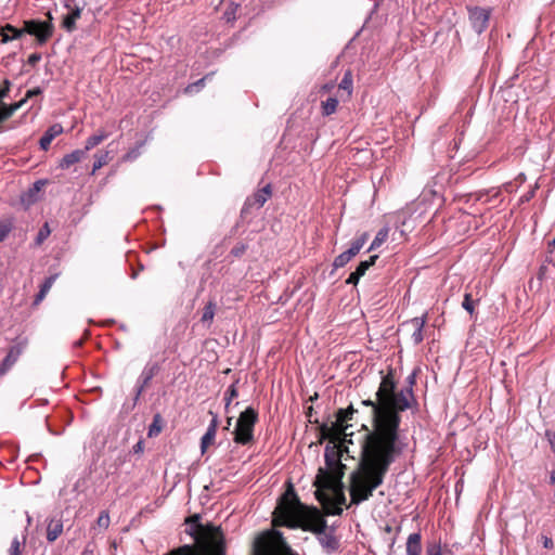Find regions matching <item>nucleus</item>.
<instances>
[{
    "label": "nucleus",
    "instance_id": "f257e3e1",
    "mask_svg": "<svg viewBox=\"0 0 555 555\" xmlns=\"http://www.w3.org/2000/svg\"><path fill=\"white\" fill-rule=\"evenodd\" d=\"M375 400H363L372 411V424L363 425L365 433L360 441V456L349 477V493L352 504L367 501L383 485L390 466L403 453L406 442L401 436L400 412L415 403L414 393L397 390L392 371L383 375Z\"/></svg>",
    "mask_w": 555,
    "mask_h": 555
},
{
    "label": "nucleus",
    "instance_id": "f03ea898",
    "mask_svg": "<svg viewBox=\"0 0 555 555\" xmlns=\"http://www.w3.org/2000/svg\"><path fill=\"white\" fill-rule=\"evenodd\" d=\"M273 516L275 526L300 528L315 533L319 543L328 554L339 548V541L333 531L326 530L327 524L321 512L317 507L302 504L292 487L283 494Z\"/></svg>",
    "mask_w": 555,
    "mask_h": 555
},
{
    "label": "nucleus",
    "instance_id": "7ed1b4c3",
    "mask_svg": "<svg viewBox=\"0 0 555 555\" xmlns=\"http://www.w3.org/2000/svg\"><path fill=\"white\" fill-rule=\"evenodd\" d=\"M325 467L319 468L314 480L315 487H333L344 477L345 465L340 462L337 451L326 448L324 452Z\"/></svg>",
    "mask_w": 555,
    "mask_h": 555
},
{
    "label": "nucleus",
    "instance_id": "20e7f679",
    "mask_svg": "<svg viewBox=\"0 0 555 555\" xmlns=\"http://www.w3.org/2000/svg\"><path fill=\"white\" fill-rule=\"evenodd\" d=\"M254 555H298L279 531L273 535L269 533L259 535L254 542Z\"/></svg>",
    "mask_w": 555,
    "mask_h": 555
},
{
    "label": "nucleus",
    "instance_id": "39448f33",
    "mask_svg": "<svg viewBox=\"0 0 555 555\" xmlns=\"http://www.w3.org/2000/svg\"><path fill=\"white\" fill-rule=\"evenodd\" d=\"M315 498L327 515H340L341 505L346 502L343 479L333 487H317Z\"/></svg>",
    "mask_w": 555,
    "mask_h": 555
},
{
    "label": "nucleus",
    "instance_id": "423d86ee",
    "mask_svg": "<svg viewBox=\"0 0 555 555\" xmlns=\"http://www.w3.org/2000/svg\"><path fill=\"white\" fill-rule=\"evenodd\" d=\"M257 418V412L250 406L240 414L233 433L236 443L247 444L253 440L254 426Z\"/></svg>",
    "mask_w": 555,
    "mask_h": 555
},
{
    "label": "nucleus",
    "instance_id": "0eeeda50",
    "mask_svg": "<svg viewBox=\"0 0 555 555\" xmlns=\"http://www.w3.org/2000/svg\"><path fill=\"white\" fill-rule=\"evenodd\" d=\"M357 410H354L352 405H349L347 409H339L336 413L335 421L331 423L330 427L323 429L326 431V436L332 441H347L348 421L352 420Z\"/></svg>",
    "mask_w": 555,
    "mask_h": 555
},
{
    "label": "nucleus",
    "instance_id": "6e6552de",
    "mask_svg": "<svg viewBox=\"0 0 555 555\" xmlns=\"http://www.w3.org/2000/svg\"><path fill=\"white\" fill-rule=\"evenodd\" d=\"M203 552L206 555H224L225 544L223 533L219 528L202 533L197 539Z\"/></svg>",
    "mask_w": 555,
    "mask_h": 555
},
{
    "label": "nucleus",
    "instance_id": "1a4fd4ad",
    "mask_svg": "<svg viewBox=\"0 0 555 555\" xmlns=\"http://www.w3.org/2000/svg\"><path fill=\"white\" fill-rule=\"evenodd\" d=\"M48 21L29 20L24 22L23 31L33 35L39 43H44L53 34L52 14L47 13Z\"/></svg>",
    "mask_w": 555,
    "mask_h": 555
},
{
    "label": "nucleus",
    "instance_id": "9d476101",
    "mask_svg": "<svg viewBox=\"0 0 555 555\" xmlns=\"http://www.w3.org/2000/svg\"><path fill=\"white\" fill-rule=\"evenodd\" d=\"M490 10L475 7L468 10L469 22L477 34L483 33L489 24Z\"/></svg>",
    "mask_w": 555,
    "mask_h": 555
},
{
    "label": "nucleus",
    "instance_id": "9b49d317",
    "mask_svg": "<svg viewBox=\"0 0 555 555\" xmlns=\"http://www.w3.org/2000/svg\"><path fill=\"white\" fill-rule=\"evenodd\" d=\"M159 366L157 363L146 364L142 370L135 387L134 404L139 401L140 396L144 391L145 387L150 384L153 377L158 373Z\"/></svg>",
    "mask_w": 555,
    "mask_h": 555
},
{
    "label": "nucleus",
    "instance_id": "f8f14e48",
    "mask_svg": "<svg viewBox=\"0 0 555 555\" xmlns=\"http://www.w3.org/2000/svg\"><path fill=\"white\" fill-rule=\"evenodd\" d=\"M209 414L212 416V418L208 425L206 433L201 439L202 453H205L207 448L214 442L219 423L217 414H215L212 411H209Z\"/></svg>",
    "mask_w": 555,
    "mask_h": 555
},
{
    "label": "nucleus",
    "instance_id": "ddd939ff",
    "mask_svg": "<svg viewBox=\"0 0 555 555\" xmlns=\"http://www.w3.org/2000/svg\"><path fill=\"white\" fill-rule=\"evenodd\" d=\"M65 8L69 10V12L64 15L62 21V27L68 31L73 33L76 29V22L81 17L82 8L75 5L72 8L68 3L65 4Z\"/></svg>",
    "mask_w": 555,
    "mask_h": 555
},
{
    "label": "nucleus",
    "instance_id": "4468645a",
    "mask_svg": "<svg viewBox=\"0 0 555 555\" xmlns=\"http://www.w3.org/2000/svg\"><path fill=\"white\" fill-rule=\"evenodd\" d=\"M22 352L23 347L21 345H14L9 349L8 354L0 364V377L16 363Z\"/></svg>",
    "mask_w": 555,
    "mask_h": 555
},
{
    "label": "nucleus",
    "instance_id": "2eb2a0df",
    "mask_svg": "<svg viewBox=\"0 0 555 555\" xmlns=\"http://www.w3.org/2000/svg\"><path fill=\"white\" fill-rule=\"evenodd\" d=\"M427 317L426 314L421 318H413L410 321H408L404 325L411 326L413 328V332L411 334V339L414 345H418L423 341V328L426 324Z\"/></svg>",
    "mask_w": 555,
    "mask_h": 555
},
{
    "label": "nucleus",
    "instance_id": "dca6fc26",
    "mask_svg": "<svg viewBox=\"0 0 555 555\" xmlns=\"http://www.w3.org/2000/svg\"><path fill=\"white\" fill-rule=\"evenodd\" d=\"M63 132V127L60 124L50 126L39 141V145L43 151L50 147L51 142Z\"/></svg>",
    "mask_w": 555,
    "mask_h": 555
},
{
    "label": "nucleus",
    "instance_id": "f3484780",
    "mask_svg": "<svg viewBox=\"0 0 555 555\" xmlns=\"http://www.w3.org/2000/svg\"><path fill=\"white\" fill-rule=\"evenodd\" d=\"M422 534L421 532H413L409 534L405 543L406 555H421L422 554Z\"/></svg>",
    "mask_w": 555,
    "mask_h": 555
},
{
    "label": "nucleus",
    "instance_id": "a211bd4d",
    "mask_svg": "<svg viewBox=\"0 0 555 555\" xmlns=\"http://www.w3.org/2000/svg\"><path fill=\"white\" fill-rule=\"evenodd\" d=\"M271 186L268 184L261 190H259L253 198H248L245 203L246 206H256L257 208H261L264 203L271 197Z\"/></svg>",
    "mask_w": 555,
    "mask_h": 555
},
{
    "label": "nucleus",
    "instance_id": "6ab92c4d",
    "mask_svg": "<svg viewBox=\"0 0 555 555\" xmlns=\"http://www.w3.org/2000/svg\"><path fill=\"white\" fill-rule=\"evenodd\" d=\"M86 156V151L82 150H75L66 155L61 159L60 167L62 169H68L70 166L75 165L76 163H79L82 158Z\"/></svg>",
    "mask_w": 555,
    "mask_h": 555
},
{
    "label": "nucleus",
    "instance_id": "aec40b11",
    "mask_svg": "<svg viewBox=\"0 0 555 555\" xmlns=\"http://www.w3.org/2000/svg\"><path fill=\"white\" fill-rule=\"evenodd\" d=\"M62 532H63V524H62V521L61 520L52 519L48 524L47 540L49 542H53V541H55L61 535Z\"/></svg>",
    "mask_w": 555,
    "mask_h": 555
},
{
    "label": "nucleus",
    "instance_id": "412c9836",
    "mask_svg": "<svg viewBox=\"0 0 555 555\" xmlns=\"http://www.w3.org/2000/svg\"><path fill=\"white\" fill-rule=\"evenodd\" d=\"M107 138V133L104 131H99L98 133L89 137L86 141L85 149L82 151H86V153L93 147L98 146L100 143H102Z\"/></svg>",
    "mask_w": 555,
    "mask_h": 555
},
{
    "label": "nucleus",
    "instance_id": "4be33fe9",
    "mask_svg": "<svg viewBox=\"0 0 555 555\" xmlns=\"http://www.w3.org/2000/svg\"><path fill=\"white\" fill-rule=\"evenodd\" d=\"M215 313H216V304L214 301L207 302L203 309V315H202L201 321L203 323H207L209 326L214 320Z\"/></svg>",
    "mask_w": 555,
    "mask_h": 555
},
{
    "label": "nucleus",
    "instance_id": "5701e85b",
    "mask_svg": "<svg viewBox=\"0 0 555 555\" xmlns=\"http://www.w3.org/2000/svg\"><path fill=\"white\" fill-rule=\"evenodd\" d=\"M352 86H353V79H352V73L351 70H347L339 82L338 87L341 90L347 91V98L351 96L352 93Z\"/></svg>",
    "mask_w": 555,
    "mask_h": 555
},
{
    "label": "nucleus",
    "instance_id": "b1692460",
    "mask_svg": "<svg viewBox=\"0 0 555 555\" xmlns=\"http://www.w3.org/2000/svg\"><path fill=\"white\" fill-rule=\"evenodd\" d=\"M388 237V229H380L374 240L372 241L367 251H373L377 249Z\"/></svg>",
    "mask_w": 555,
    "mask_h": 555
},
{
    "label": "nucleus",
    "instance_id": "393cba45",
    "mask_svg": "<svg viewBox=\"0 0 555 555\" xmlns=\"http://www.w3.org/2000/svg\"><path fill=\"white\" fill-rule=\"evenodd\" d=\"M162 423L163 418L160 414H155L152 424L149 426L147 436L151 438L158 436L163 429Z\"/></svg>",
    "mask_w": 555,
    "mask_h": 555
},
{
    "label": "nucleus",
    "instance_id": "a878e982",
    "mask_svg": "<svg viewBox=\"0 0 555 555\" xmlns=\"http://www.w3.org/2000/svg\"><path fill=\"white\" fill-rule=\"evenodd\" d=\"M338 106V100L336 98H328L326 101L322 102V113L324 116H330L334 114Z\"/></svg>",
    "mask_w": 555,
    "mask_h": 555
},
{
    "label": "nucleus",
    "instance_id": "bb28decb",
    "mask_svg": "<svg viewBox=\"0 0 555 555\" xmlns=\"http://www.w3.org/2000/svg\"><path fill=\"white\" fill-rule=\"evenodd\" d=\"M240 379H235L227 389L224 393V401H225V409L229 408L231 401L238 396L236 385L238 384Z\"/></svg>",
    "mask_w": 555,
    "mask_h": 555
},
{
    "label": "nucleus",
    "instance_id": "cd10ccee",
    "mask_svg": "<svg viewBox=\"0 0 555 555\" xmlns=\"http://www.w3.org/2000/svg\"><path fill=\"white\" fill-rule=\"evenodd\" d=\"M425 555H443L439 541H427L425 545Z\"/></svg>",
    "mask_w": 555,
    "mask_h": 555
},
{
    "label": "nucleus",
    "instance_id": "c85d7f7f",
    "mask_svg": "<svg viewBox=\"0 0 555 555\" xmlns=\"http://www.w3.org/2000/svg\"><path fill=\"white\" fill-rule=\"evenodd\" d=\"M94 163H93V168H92V171L95 172L96 170L101 169L103 166H105L111 157H109V153L108 152H104V153H101V154H95L94 155Z\"/></svg>",
    "mask_w": 555,
    "mask_h": 555
},
{
    "label": "nucleus",
    "instance_id": "c756f323",
    "mask_svg": "<svg viewBox=\"0 0 555 555\" xmlns=\"http://www.w3.org/2000/svg\"><path fill=\"white\" fill-rule=\"evenodd\" d=\"M378 256L377 255H373L371 256L367 260H364V261H361L358 267L356 268V271L358 272V274H360L361 276H363L365 274V272L372 267L375 264L376 260H377Z\"/></svg>",
    "mask_w": 555,
    "mask_h": 555
},
{
    "label": "nucleus",
    "instance_id": "7c9ffc66",
    "mask_svg": "<svg viewBox=\"0 0 555 555\" xmlns=\"http://www.w3.org/2000/svg\"><path fill=\"white\" fill-rule=\"evenodd\" d=\"M3 41L7 42L11 39H15V38H18L24 31L23 29L22 30H17L16 28H14L13 26L11 25H7L3 29Z\"/></svg>",
    "mask_w": 555,
    "mask_h": 555
},
{
    "label": "nucleus",
    "instance_id": "2f4dec72",
    "mask_svg": "<svg viewBox=\"0 0 555 555\" xmlns=\"http://www.w3.org/2000/svg\"><path fill=\"white\" fill-rule=\"evenodd\" d=\"M369 238V233L364 232L359 237H357L350 245V248H352L356 254L358 255L359 251L363 248L364 244L366 243Z\"/></svg>",
    "mask_w": 555,
    "mask_h": 555
},
{
    "label": "nucleus",
    "instance_id": "473e14b6",
    "mask_svg": "<svg viewBox=\"0 0 555 555\" xmlns=\"http://www.w3.org/2000/svg\"><path fill=\"white\" fill-rule=\"evenodd\" d=\"M51 233V230L49 228V224L46 222L41 228L40 230L38 231L37 233V236H36V245H41L47 238L48 236L50 235Z\"/></svg>",
    "mask_w": 555,
    "mask_h": 555
},
{
    "label": "nucleus",
    "instance_id": "72a5a7b5",
    "mask_svg": "<svg viewBox=\"0 0 555 555\" xmlns=\"http://www.w3.org/2000/svg\"><path fill=\"white\" fill-rule=\"evenodd\" d=\"M12 230V223L9 220L0 221V243L9 235Z\"/></svg>",
    "mask_w": 555,
    "mask_h": 555
},
{
    "label": "nucleus",
    "instance_id": "f704fd0d",
    "mask_svg": "<svg viewBox=\"0 0 555 555\" xmlns=\"http://www.w3.org/2000/svg\"><path fill=\"white\" fill-rule=\"evenodd\" d=\"M351 260L350 257L347 256V254L344 251L339 254L333 261V267L335 269L345 267L349 261Z\"/></svg>",
    "mask_w": 555,
    "mask_h": 555
},
{
    "label": "nucleus",
    "instance_id": "c9c22d12",
    "mask_svg": "<svg viewBox=\"0 0 555 555\" xmlns=\"http://www.w3.org/2000/svg\"><path fill=\"white\" fill-rule=\"evenodd\" d=\"M462 307L469 313L473 314L475 311V301L472 298V295L466 293L464 295V300L462 302Z\"/></svg>",
    "mask_w": 555,
    "mask_h": 555
},
{
    "label": "nucleus",
    "instance_id": "e433bc0d",
    "mask_svg": "<svg viewBox=\"0 0 555 555\" xmlns=\"http://www.w3.org/2000/svg\"><path fill=\"white\" fill-rule=\"evenodd\" d=\"M98 526L104 529H107L109 526V515L106 511L101 512V514L98 517Z\"/></svg>",
    "mask_w": 555,
    "mask_h": 555
},
{
    "label": "nucleus",
    "instance_id": "4c0bfd02",
    "mask_svg": "<svg viewBox=\"0 0 555 555\" xmlns=\"http://www.w3.org/2000/svg\"><path fill=\"white\" fill-rule=\"evenodd\" d=\"M10 555H21V542L18 538H14L10 546Z\"/></svg>",
    "mask_w": 555,
    "mask_h": 555
},
{
    "label": "nucleus",
    "instance_id": "58836bf2",
    "mask_svg": "<svg viewBox=\"0 0 555 555\" xmlns=\"http://www.w3.org/2000/svg\"><path fill=\"white\" fill-rule=\"evenodd\" d=\"M57 278V274H53V275H50L48 276L43 283L41 284V288H43L44 291L49 292L51 289V287L53 286L55 280Z\"/></svg>",
    "mask_w": 555,
    "mask_h": 555
},
{
    "label": "nucleus",
    "instance_id": "ea45409f",
    "mask_svg": "<svg viewBox=\"0 0 555 555\" xmlns=\"http://www.w3.org/2000/svg\"><path fill=\"white\" fill-rule=\"evenodd\" d=\"M361 278L362 276L360 274H358V272L354 270L353 272L350 273L346 283L357 285Z\"/></svg>",
    "mask_w": 555,
    "mask_h": 555
},
{
    "label": "nucleus",
    "instance_id": "a19ab883",
    "mask_svg": "<svg viewBox=\"0 0 555 555\" xmlns=\"http://www.w3.org/2000/svg\"><path fill=\"white\" fill-rule=\"evenodd\" d=\"M139 154H140L139 147L133 149V150L129 151L124 156V159L127 160V162H131V160L135 159L139 156Z\"/></svg>",
    "mask_w": 555,
    "mask_h": 555
},
{
    "label": "nucleus",
    "instance_id": "79ce46f5",
    "mask_svg": "<svg viewBox=\"0 0 555 555\" xmlns=\"http://www.w3.org/2000/svg\"><path fill=\"white\" fill-rule=\"evenodd\" d=\"M545 437L548 440L552 451L555 452V433L551 431V430H546Z\"/></svg>",
    "mask_w": 555,
    "mask_h": 555
},
{
    "label": "nucleus",
    "instance_id": "37998d69",
    "mask_svg": "<svg viewBox=\"0 0 555 555\" xmlns=\"http://www.w3.org/2000/svg\"><path fill=\"white\" fill-rule=\"evenodd\" d=\"M48 293L49 292L40 287L38 294L35 297L34 305H39L44 299Z\"/></svg>",
    "mask_w": 555,
    "mask_h": 555
},
{
    "label": "nucleus",
    "instance_id": "c03bdc74",
    "mask_svg": "<svg viewBox=\"0 0 555 555\" xmlns=\"http://www.w3.org/2000/svg\"><path fill=\"white\" fill-rule=\"evenodd\" d=\"M48 293L49 292L40 287L38 294L35 297L34 305H39L44 299Z\"/></svg>",
    "mask_w": 555,
    "mask_h": 555
},
{
    "label": "nucleus",
    "instance_id": "a18cd8bd",
    "mask_svg": "<svg viewBox=\"0 0 555 555\" xmlns=\"http://www.w3.org/2000/svg\"><path fill=\"white\" fill-rule=\"evenodd\" d=\"M206 78H207V77H204V78H202V79L197 80L195 83L188 86V87H186V89H185V91L191 93V92H193V91H194V89H196V90H197V89H198V87L203 86V83H204V81L206 80Z\"/></svg>",
    "mask_w": 555,
    "mask_h": 555
},
{
    "label": "nucleus",
    "instance_id": "49530a36",
    "mask_svg": "<svg viewBox=\"0 0 555 555\" xmlns=\"http://www.w3.org/2000/svg\"><path fill=\"white\" fill-rule=\"evenodd\" d=\"M169 555H192V552L189 546H183L171 552Z\"/></svg>",
    "mask_w": 555,
    "mask_h": 555
},
{
    "label": "nucleus",
    "instance_id": "de8ad7c7",
    "mask_svg": "<svg viewBox=\"0 0 555 555\" xmlns=\"http://www.w3.org/2000/svg\"><path fill=\"white\" fill-rule=\"evenodd\" d=\"M415 384V373H412L411 375L408 376V386L404 387V388H401L400 390H408L410 389L411 392L413 393V385Z\"/></svg>",
    "mask_w": 555,
    "mask_h": 555
},
{
    "label": "nucleus",
    "instance_id": "09e8293b",
    "mask_svg": "<svg viewBox=\"0 0 555 555\" xmlns=\"http://www.w3.org/2000/svg\"><path fill=\"white\" fill-rule=\"evenodd\" d=\"M41 60V54L39 53H33L28 56V64L29 65H36Z\"/></svg>",
    "mask_w": 555,
    "mask_h": 555
},
{
    "label": "nucleus",
    "instance_id": "8fccbe9b",
    "mask_svg": "<svg viewBox=\"0 0 555 555\" xmlns=\"http://www.w3.org/2000/svg\"><path fill=\"white\" fill-rule=\"evenodd\" d=\"M542 543L545 548H553L554 546L553 540L546 535L542 537Z\"/></svg>",
    "mask_w": 555,
    "mask_h": 555
},
{
    "label": "nucleus",
    "instance_id": "3c124183",
    "mask_svg": "<svg viewBox=\"0 0 555 555\" xmlns=\"http://www.w3.org/2000/svg\"><path fill=\"white\" fill-rule=\"evenodd\" d=\"M40 93H41V89L40 88H35V89L28 90L27 93H26L25 100H27L28 98H33L35 95H38Z\"/></svg>",
    "mask_w": 555,
    "mask_h": 555
},
{
    "label": "nucleus",
    "instance_id": "603ef678",
    "mask_svg": "<svg viewBox=\"0 0 555 555\" xmlns=\"http://www.w3.org/2000/svg\"><path fill=\"white\" fill-rule=\"evenodd\" d=\"M244 251H245V246H244V245H242V246H237V247H234V248L232 249V254H233L234 256H241L242 254H244Z\"/></svg>",
    "mask_w": 555,
    "mask_h": 555
},
{
    "label": "nucleus",
    "instance_id": "864d4df0",
    "mask_svg": "<svg viewBox=\"0 0 555 555\" xmlns=\"http://www.w3.org/2000/svg\"><path fill=\"white\" fill-rule=\"evenodd\" d=\"M345 253H346V254H347V256H348V257H350L351 259H352L353 257H356V256H357L356 251H354L352 248H350V247H349Z\"/></svg>",
    "mask_w": 555,
    "mask_h": 555
},
{
    "label": "nucleus",
    "instance_id": "5fc2aeb1",
    "mask_svg": "<svg viewBox=\"0 0 555 555\" xmlns=\"http://www.w3.org/2000/svg\"><path fill=\"white\" fill-rule=\"evenodd\" d=\"M550 482H551V485H555V470H553V472L551 473V476H550Z\"/></svg>",
    "mask_w": 555,
    "mask_h": 555
},
{
    "label": "nucleus",
    "instance_id": "6e6d98bb",
    "mask_svg": "<svg viewBox=\"0 0 555 555\" xmlns=\"http://www.w3.org/2000/svg\"><path fill=\"white\" fill-rule=\"evenodd\" d=\"M142 450V442H138L135 446H134V452H139Z\"/></svg>",
    "mask_w": 555,
    "mask_h": 555
},
{
    "label": "nucleus",
    "instance_id": "4d7b16f0",
    "mask_svg": "<svg viewBox=\"0 0 555 555\" xmlns=\"http://www.w3.org/2000/svg\"><path fill=\"white\" fill-rule=\"evenodd\" d=\"M332 87H333L332 85H324V86H323V90L328 91V90H331V89H332Z\"/></svg>",
    "mask_w": 555,
    "mask_h": 555
},
{
    "label": "nucleus",
    "instance_id": "13d9d810",
    "mask_svg": "<svg viewBox=\"0 0 555 555\" xmlns=\"http://www.w3.org/2000/svg\"><path fill=\"white\" fill-rule=\"evenodd\" d=\"M231 421H232V418H231V417H229V418H228V426H230V425H231Z\"/></svg>",
    "mask_w": 555,
    "mask_h": 555
}]
</instances>
